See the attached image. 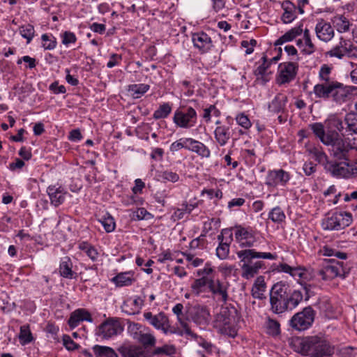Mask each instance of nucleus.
<instances>
[{
    "label": "nucleus",
    "mask_w": 357,
    "mask_h": 357,
    "mask_svg": "<svg viewBox=\"0 0 357 357\" xmlns=\"http://www.w3.org/2000/svg\"><path fill=\"white\" fill-rule=\"evenodd\" d=\"M84 321L92 322L93 319L89 311L81 308L71 313L68 324L71 328H74L77 327L81 321Z\"/></svg>",
    "instance_id": "nucleus-21"
},
{
    "label": "nucleus",
    "mask_w": 357,
    "mask_h": 357,
    "mask_svg": "<svg viewBox=\"0 0 357 357\" xmlns=\"http://www.w3.org/2000/svg\"><path fill=\"white\" fill-rule=\"evenodd\" d=\"M296 17L295 12H284L281 20L284 24H289L293 22Z\"/></svg>",
    "instance_id": "nucleus-62"
},
{
    "label": "nucleus",
    "mask_w": 357,
    "mask_h": 357,
    "mask_svg": "<svg viewBox=\"0 0 357 357\" xmlns=\"http://www.w3.org/2000/svg\"><path fill=\"white\" fill-rule=\"evenodd\" d=\"M183 309V306L181 303L176 304L172 309L173 312L177 315L178 319L181 323V326L184 328L185 333L188 335H192V332L188 326V323L181 320V315L182 314V311Z\"/></svg>",
    "instance_id": "nucleus-43"
},
{
    "label": "nucleus",
    "mask_w": 357,
    "mask_h": 357,
    "mask_svg": "<svg viewBox=\"0 0 357 357\" xmlns=\"http://www.w3.org/2000/svg\"><path fill=\"white\" fill-rule=\"evenodd\" d=\"M176 349L174 346L165 345L161 347H158L155 350V354H166L171 355L175 353Z\"/></svg>",
    "instance_id": "nucleus-56"
},
{
    "label": "nucleus",
    "mask_w": 357,
    "mask_h": 357,
    "mask_svg": "<svg viewBox=\"0 0 357 357\" xmlns=\"http://www.w3.org/2000/svg\"><path fill=\"white\" fill-rule=\"evenodd\" d=\"M332 68L326 64L321 66L319 73V77L323 83H331V82H338L336 80L331 78L330 75L331 73Z\"/></svg>",
    "instance_id": "nucleus-37"
},
{
    "label": "nucleus",
    "mask_w": 357,
    "mask_h": 357,
    "mask_svg": "<svg viewBox=\"0 0 357 357\" xmlns=\"http://www.w3.org/2000/svg\"><path fill=\"white\" fill-rule=\"evenodd\" d=\"M291 178L289 172L280 169L270 171L266 177V185L276 186L280 185L285 186Z\"/></svg>",
    "instance_id": "nucleus-16"
},
{
    "label": "nucleus",
    "mask_w": 357,
    "mask_h": 357,
    "mask_svg": "<svg viewBox=\"0 0 357 357\" xmlns=\"http://www.w3.org/2000/svg\"><path fill=\"white\" fill-rule=\"evenodd\" d=\"M236 120L238 125L244 128L245 129H248L251 126V122L248 117L244 114H238Z\"/></svg>",
    "instance_id": "nucleus-55"
},
{
    "label": "nucleus",
    "mask_w": 357,
    "mask_h": 357,
    "mask_svg": "<svg viewBox=\"0 0 357 357\" xmlns=\"http://www.w3.org/2000/svg\"><path fill=\"white\" fill-rule=\"evenodd\" d=\"M344 123L347 125V132L357 135V113L353 112L347 113L344 117Z\"/></svg>",
    "instance_id": "nucleus-31"
},
{
    "label": "nucleus",
    "mask_w": 357,
    "mask_h": 357,
    "mask_svg": "<svg viewBox=\"0 0 357 357\" xmlns=\"http://www.w3.org/2000/svg\"><path fill=\"white\" fill-rule=\"evenodd\" d=\"M147 215L149 216L151 214L144 208H139L137 211L133 212L132 219L141 220L146 219Z\"/></svg>",
    "instance_id": "nucleus-57"
},
{
    "label": "nucleus",
    "mask_w": 357,
    "mask_h": 357,
    "mask_svg": "<svg viewBox=\"0 0 357 357\" xmlns=\"http://www.w3.org/2000/svg\"><path fill=\"white\" fill-rule=\"evenodd\" d=\"M265 290L266 283L264 278L263 276L257 277L252 288V296L255 298L262 300L265 298L264 295Z\"/></svg>",
    "instance_id": "nucleus-28"
},
{
    "label": "nucleus",
    "mask_w": 357,
    "mask_h": 357,
    "mask_svg": "<svg viewBox=\"0 0 357 357\" xmlns=\"http://www.w3.org/2000/svg\"><path fill=\"white\" fill-rule=\"evenodd\" d=\"M185 149L194 151L199 154L200 146L199 142L191 138L185 139Z\"/></svg>",
    "instance_id": "nucleus-52"
},
{
    "label": "nucleus",
    "mask_w": 357,
    "mask_h": 357,
    "mask_svg": "<svg viewBox=\"0 0 357 357\" xmlns=\"http://www.w3.org/2000/svg\"><path fill=\"white\" fill-rule=\"evenodd\" d=\"M331 142H326L325 145L331 146V154L337 160H353L351 146L348 139L340 136L337 132H335L331 138Z\"/></svg>",
    "instance_id": "nucleus-6"
},
{
    "label": "nucleus",
    "mask_w": 357,
    "mask_h": 357,
    "mask_svg": "<svg viewBox=\"0 0 357 357\" xmlns=\"http://www.w3.org/2000/svg\"><path fill=\"white\" fill-rule=\"evenodd\" d=\"M203 227H202V236L208 234V236H212L215 234L220 226V220L219 218H207V220H204L203 222Z\"/></svg>",
    "instance_id": "nucleus-26"
},
{
    "label": "nucleus",
    "mask_w": 357,
    "mask_h": 357,
    "mask_svg": "<svg viewBox=\"0 0 357 357\" xmlns=\"http://www.w3.org/2000/svg\"><path fill=\"white\" fill-rule=\"evenodd\" d=\"M267 333L273 336H276L280 333V325L279 322L273 319L268 317L266 321Z\"/></svg>",
    "instance_id": "nucleus-41"
},
{
    "label": "nucleus",
    "mask_w": 357,
    "mask_h": 357,
    "mask_svg": "<svg viewBox=\"0 0 357 357\" xmlns=\"http://www.w3.org/2000/svg\"><path fill=\"white\" fill-rule=\"evenodd\" d=\"M212 46L211 38L202 31V53L208 51Z\"/></svg>",
    "instance_id": "nucleus-60"
},
{
    "label": "nucleus",
    "mask_w": 357,
    "mask_h": 357,
    "mask_svg": "<svg viewBox=\"0 0 357 357\" xmlns=\"http://www.w3.org/2000/svg\"><path fill=\"white\" fill-rule=\"evenodd\" d=\"M116 287L130 286L135 281L132 272H123L117 274L112 279Z\"/></svg>",
    "instance_id": "nucleus-27"
},
{
    "label": "nucleus",
    "mask_w": 357,
    "mask_h": 357,
    "mask_svg": "<svg viewBox=\"0 0 357 357\" xmlns=\"http://www.w3.org/2000/svg\"><path fill=\"white\" fill-rule=\"evenodd\" d=\"M227 311H224L217 314L214 327L220 328L222 333H225L230 337H234L236 334V330L234 327L229 326V318L226 316Z\"/></svg>",
    "instance_id": "nucleus-18"
},
{
    "label": "nucleus",
    "mask_w": 357,
    "mask_h": 357,
    "mask_svg": "<svg viewBox=\"0 0 357 357\" xmlns=\"http://www.w3.org/2000/svg\"><path fill=\"white\" fill-rule=\"evenodd\" d=\"M335 23L337 30L340 33L346 32L349 29V22L343 15L335 17Z\"/></svg>",
    "instance_id": "nucleus-46"
},
{
    "label": "nucleus",
    "mask_w": 357,
    "mask_h": 357,
    "mask_svg": "<svg viewBox=\"0 0 357 357\" xmlns=\"http://www.w3.org/2000/svg\"><path fill=\"white\" fill-rule=\"evenodd\" d=\"M19 338L22 344H26L32 341L33 337L29 326L24 325L20 327Z\"/></svg>",
    "instance_id": "nucleus-44"
},
{
    "label": "nucleus",
    "mask_w": 357,
    "mask_h": 357,
    "mask_svg": "<svg viewBox=\"0 0 357 357\" xmlns=\"http://www.w3.org/2000/svg\"><path fill=\"white\" fill-rule=\"evenodd\" d=\"M317 38L324 42L330 41L334 36V30L330 23L321 20L315 26Z\"/></svg>",
    "instance_id": "nucleus-20"
},
{
    "label": "nucleus",
    "mask_w": 357,
    "mask_h": 357,
    "mask_svg": "<svg viewBox=\"0 0 357 357\" xmlns=\"http://www.w3.org/2000/svg\"><path fill=\"white\" fill-rule=\"evenodd\" d=\"M268 218L274 222H280L285 218V215L282 210L277 206L269 213Z\"/></svg>",
    "instance_id": "nucleus-48"
},
{
    "label": "nucleus",
    "mask_w": 357,
    "mask_h": 357,
    "mask_svg": "<svg viewBox=\"0 0 357 357\" xmlns=\"http://www.w3.org/2000/svg\"><path fill=\"white\" fill-rule=\"evenodd\" d=\"M303 299V294L300 290L292 289L284 282H277L270 291L271 310L277 314L291 311Z\"/></svg>",
    "instance_id": "nucleus-1"
},
{
    "label": "nucleus",
    "mask_w": 357,
    "mask_h": 357,
    "mask_svg": "<svg viewBox=\"0 0 357 357\" xmlns=\"http://www.w3.org/2000/svg\"><path fill=\"white\" fill-rule=\"evenodd\" d=\"M123 330L119 321L114 319H109L103 322L99 327V332L104 338H109L121 333Z\"/></svg>",
    "instance_id": "nucleus-15"
},
{
    "label": "nucleus",
    "mask_w": 357,
    "mask_h": 357,
    "mask_svg": "<svg viewBox=\"0 0 357 357\" xmlns=\"http://www.w3.org/2000/svg\"><path fill=\"white\" fill-rule=\"evenodd\" d=\"M315 312L312 307H305L301 312L295 314L290 319V326L297 331L307 329L312 324Z\"/></svg>",
    "instance_id": "nucleus-8"
},
{
    "label": "nucleus",
    "mask_w": 357,
    "mask_h": 357,
    "mask_svg": "<svg viewBox=\"0 0 357 357\" xmlns=\"http://www.w3.org/2000/svg\"><path fill=\"white\" fill-rule=\"evenodd\" d=\"M230 241L225 243H219L218 247L216 248V255L220 259H225L228 257L229 252Z\"/></svg>",
    "instance_id": "nucleus-47"
},
{
    "label": "nucleus",
    "mask_w": 357,
    "mask_h": 357,
    "mask_svg": "<svg viewBox=\"0 0 357 357\" xmlns=\"http://www.w3.org/2000/svg\"><path fill=\"white\" fill-rule=\"evenodd\" d=\"M188 209V206L182 205L181 208H178L172 215V218L174 221L178 220L183 218L185 213H188L187 210Z\"/></svg>",
    "instance_id": "nucleus-58"
},
{
    "label": "nucleus",
    "mask_w": 357,
    "mask_h": 357,
    "mask_svg": "<svg viewBox=\"0 0 357 357\" xmlns=\"http://www.w3.org/2000/svg\"><path fill=\"white\" fill-rule=\"evenodd\" d=\"M63 344L68 351H73L79 348V344L75 343L68 335H63Z\"/></svg>",
    "instance_id": "nucleus-53"
},
{
    "label": "nucleus",
    "mask_w": 357,
    "mask_h": 357,
    "mask_svg": "<svg viewBox=\"0 0 357 357\" xmlns=\"http://www.w3.org/2000/svg\"><path fill=\"white\" fill-rule=\"evenodd\" d=\"M288 97L284 93H279L268 103V109L273 114H284L287 112V103Z\"/></svg>",
    "instance_id": "nucleus-19"
},
{
    "label": "nucleus",
    "mask_w": 357,
    "mask_h": 357,
    "mask_svg": "<svg viewBox=\"0 0 357 357\" xmlns=\"http://www.w3.org/2000/svg\"><path fill=\"white\" fill-rule=\"evenodd\" d=\"M47 192L50 197L51 204L54 206H59L63 204L66 199V196L68 193L62 187L56 188L55 185H50L47 189Z\"/></svg>",
    "instance_id": "nucleus-22"
},
{
    "label": "nucleus",
    "mask_w": 357,
    "mask_h": 357,
    "mask_svg": "<svg viewBox=\"0 0 357 357\" xmlns=\"http://www.w3.org/2000/svg\"><path fill=\"white\" fill-rule=\"evenodd\" d=\"M312 130L314 133V135L321 140V142L326 144V142H331V138H333V135L335 133V130H328L326 132L324 130V127L321 123H314L313 124L310 125Z\"/></svg>",
    "instance_id": "nucleus-23"
},
{
    "label": "nucleus",
    "mask_w": 357,
    "mask_h": 357,
    "mask_svg": "<svg viewBox=\"0 0 357 357\" xmlns=\"http://www.w3.org/2000/svg\"><path fill=\"white\" fill-rule=\"evenodd\" d=\"M273 271L288 273L294 278H298L301 280L300 284L305 291V300L309 299L310 285L307 284L305 282L312 280L314 277V275L309 270L301 266H291L286 263H280L273 265Z\"/></svg>",
    "instance_id": "nucleus-5"
},
{
    "label": "nucleus",
    "mask_w": 357,
    "mask_h": 357,
    "mask_svg": "<svg viewBox=\"0 0 357 357\" xmlns=\"http://www.w3.org/2000/svg\"><path fill=\"white\" fill-rule=\"evenodd\" d=\"M298 65L296 62H284L278 66L277 83L279 85L289 83L296 76Z\"/></svg>",
    "instance_id": "nucleus-12"
},
{
    "label": "nucleus",
    "mask_w": 357,
    "mask_h": 357,
    "mask_svg": "<svg viewBox=\"0 0 357 357\" xmlns=\"http://www.w3.org/2000/svg\"><path fill=\"white\" fill-rule=\"evenodd\" d=\"M345 273L344 262L335 259H331L330 264H326L318 271V275L324 280H332L337 276L344 275Z\"/></svg>",
    "instance_id": "nucleus-11"
},
{
    "label": "nucleus",
    "mask_w": 357,
    "mask_h": 357,
    "mask_svg": "<svg viewBox=\"0 0 357 357\" xmlns=\"http://www.w3.org/2000/svg\"><path fill=\"white\" fill-rule=\"evenodd\" d=\"M202 287H208L213 294L221 296L222 301H227L228 298L227 289L218 280H215L211 277L210 278L202 277Z\"/></svg>",
    "instance_id": "nucleus-17"
},
{
    "label": "nucleus",
    "mask_w": 357,
    "mask_h": 357,
    "mask_svg": "<svg viewBox=\"0 0 357 357\" xmlns=\"http://www.w3.org/2000/svg\"><path fill=\"white\" fill-rule=\"evenodd\" d=\"M327 54L331 57L338 59H342L344 56L357 58V47L350 40H345L342 37L339 44L328 51Z\"/></svg>",
    "instance_id": "nucleus-10"
},
{
    "label": "nucleus",
    "mask_w": 357,
    "mask_h": 357,
    "mask_svg": "<svg viewBox=\"0 0 357 357\" xmlns=\"http://www.w3.org/2000/svg\"><path fill=\"white\" fill-rule=\"evenodd\" d=\"M261 59L263 60V63L259 65L254 71L255 75L257 77L261 76V77L264 80L265 82L267 81V79H265L264 77L267 74V70L269 68V63H268L267 58L266 56H264Z\"/></svg>",
    "instance_id": "nucleus-45"
},
{
    "label": "nucleus",
    "mask_w": 357,
    "mask_h": 357,
    "mask_svg": "<svg viewBox=\"0 0 357 357\" xmlns=\"http://www.w3.org/2000/svg\"><path fill=\"white\" fill-rule=\"evenodd\" d=\"M62 43L68 46L70 43H75L77 38L74 33L70 31H65L61 34Z\"/></svg>",
    "instance_id": "nucleus-54"
},
{
    "label": "nucleus",
    "mask_w": 357,
    "mask_h": 357,
    "mask_svg": "<svg viewBox=\"0 0 357 357\" xmlns=\"http://www.w3.org/2000/svg\"><path fill=\"white\" fill-rule=\"evenodd\" d=\"M238 257L241 259L240 266L242 270L241 276L249 280L256 275L259 269L264 266L261 261L252 262L254 259H266L274 260L277 259L276 254L271 252H257L254 249H245L236 252Z\"/></svg>",
    "instance_id": "nucleus-3"
},
{
    "label": "nucleus",
    "mask_w": 357,
    "mask_h": 357,
    "mask_svg": "<svg viewBox=\"0 0 357 357\" xmlns=\"http://www.w3.org/2000/svg\"><path fill=\"white\" fill-rule=\"evenodd\" d=\"M133 337L144 347H151L155 343V337L149 333H135Z\"/></svg>",
    "instance_id": "nucleus-33"
},
{
    "label": "nucleus",
    "mask_w": 357,
    "mask_h": 357,
    "mask_svg": "<svg viewBox=\"0 0 357 357\" xmlns=\"http://www.w3.org/2000/svg\"><path fill=\"white\" fill-rule=\"evenodd\" d=\"M150 86L145 84H132L129 86L128 91L134 98L142 97L149 89Z\"/></svg>",
    "instance_id": "nucleus-34"
},
{
    "label": "nucleus",
    "mask_w": 357,
    "mask_h": 357,
    "mask_svg": "<svg viewBox=\"0 0 357 357\" xmlns=\"http://www.w3.org/2000/svg\"><path fill=\"white\" fill-rule=\"evenodd\" d=\"M73 264L70 259L65 257L61 259L59 266V272L62 277L71 279L76 273L73 271Z\"/></svg>",
    "instance_id": "nucleus-29"
},
{
    "label": "nucleus",
    "mask_w": 357,
    "mask_h": 357,
    "mask_svg": "<svg viewBox=\"0 0 357 357\" xmlns=\"http://www.w3.org/2000/svg\"><path fill=\"white\" fill-rule=\"evenodd\" d=\"M314 93L316 97L328 100H333L337 103L347 102V91L344 84L340 82L319 83L314 86Z\"/></svg>",
    "instance_id": "nucleus-4"
},
{
    "label": "nucleus",
    "mask_w": 357,
    "mask_h": 357,
    "mask_svg": "<svg viewBox=\"0 0 357 357\" xmlns=\"http://www.w3.org/2000/svg\"><path fill=\"white\" fill-rule=\"evenodd\" d=\"M100 222L107 232H112L114 230L116 225L114 218L111 215L103 216Z\"/></svg>",
    "instance_id": "nucleus-49"
},
{
    "label": "nucleus",
    "mask_w": 357,
    "mask_h": 357,
    "mask_svg": "<svg viewBox=\"0 0 357 357\" xmlns=\"http://www.w3.org/2000/svg\"><path fill=\"white\" fill-rule=\"evenodd\" d=\"M353 160L342 162H330L326 165V169L335 177L349 178L351 175H357V167H353Z\"/></svg>",
    "instance_id": "nucleus-9"
},
{
    "label": "nucleus",
    "mask_w": 357,
    "mask_h": 357,
    "mask_svg": "<svg viewBox=\"0 0 357 357\" xmlns=\"http://www.w3.org/2000/svg\"><path fill=\"white\" fill-rule=\"evenodd\" d=\"M79 248L84 251L86 255L93 261H96L98 253L96 249L86 242H82L79 245Z\"/></svg>",
    "instance_id": "nucleus-40"
},
{
    "label": "nucleus",
    "mask_w": 357,
    "mask_h": 357,
    "mask_svg": "<svg viewBox=\"0 0 357 357\" xmlns=\"http://www.w3.org/2000/svg\"><path fill=\"white\" fill-rule=\"evenodd\" d=\"M303 33V24L301 23L298 26L294 27L280 37L275 42V45L278 46L284 43L292 41L298 36Z\"/></svg>",
    "instance_id": "nucleus-24"
},
{
    "label": "nucleus",
    "mask_w": 357,
    "mask_h": 357,
    "mask_svg": "<svg viewBox=\"0 0 357 357\" xmlns=\"http://www.w3.org/2000/svg\"><path fill=\"white\" fill-rule=\"evenodd\" d=\"M156 176L158 180L160 181H167L174 183L179 179V176L176 173L167 170L158 172Z\"/></svg>",
    "instance_id": "nucleus-36"
},
{
    "label": "nucleus",
    "mask_w": 357,
    "mask_h": 357,
    "mask_svg": "<svg viewBox=\"0 0 357 357\" xmlns=\"http://www.w3.org/2000/svg\"><path fill=\"white\" fill-rule=\"evenodd\" d=\"M196 121V112L192 107L176 110L174 116V123L182 128L191 127Z\"/></svg>",
    "instance_id": "nucleus-14"
},
{
    "label": "nucleus",
    "mask_w": 357,
    "mask_h": 357,
    "mask_svg": "<svg viewBox=\"0 0 357 357\" xmlns=\"http://www.w3.org/2000/svg\"><path fill=\"white\" fill-rule=\"evenodd\" d=\"M93 349L96 357H118L115 351L109 347L95 345Z\"/></svg>",
    "instance_id": "nucleus-32"
},
{
    "label": "nucleus",
    "mask_w": 357,
    "mask_h": 357,
    "mask_svg": "<svg viewBox=\"0 0 357 357\" xmlns=\"http://www.w3.org/2000/svg\"><path fill=\"white\" fill-rule=\"evenodd\" d=\"M352 222L351 213L334 212L323 219L321 226L324 230L339 231L349 227Z\"/></svg>",
    "instance_id": "nucleus-7"
},
{
    "label": "nucleus",
    "mask_w": 357,
    "mask_h": 357,
    "mask_svg": "<svg viewBox=\"0 0 357 357\" xmlns=\"http://www.w3.org/2000/svg\"><path fill=\"white\" fill-rule=\"evenodd\" d=\"M328 124L331 128H336L339 132H342L344 129L343 122L338 118H332L329 119Z\"/></svg>",
    "instance_id": "nucleus-59"
},
{
    "label": "nucleus",
    "mask_w": 357,
    "mask_h": 357,
    "mask_svg": "<svg viewBox=\"0 0 357 357\" xmlns=\"http://www.w3.org/2000/svg\"><path fill=\"white\" fill-rule=\"evenodd\" d=\"M123 357H145L144 350L137 346H121L118 349Z\"/></svg>",
    "instance_id": "nucleus-25"
},
{
    "label": "nucleus",
    "mask_w": 357,
    "mask_h": 357,
    "mask_svg": "<svg viewBox=\"0 0 357 357\" xmlns=\"http://www.w3.org/2000/svg\"><path fill=\"white\" fill-rule=\"evenodd\" d=\"M305 46L303 50V52L306 54H311L315 52L316 47L315 45L312 43L311 39L305 40Z\"/></svg>",
    "instance_id": "nucleus-63"
},
{
    "label": "nucleus",
    "mask_w": 357,
    "mask_h": 357,
    "mask_svg": "<svg viewBox=\"0 0 357 357\" xmlns=\"http://www.w3.org/2000/svg\"><path fill=\"white\" fill-rule=\"evenodd\" d=\"M50 90L52 91L54 93H66V87L63 85H59L57 82H54L50 86Z\"/></svg>",
    "instance_id": "nucleus-61"
},
{
    "label": "nucleus",
    "mask_w": 357,
    "mask_h": 357,
    "mask_svg": "<svg viewBox=\"0 0 357 357\" xmlns=\"http://www.w3.org/2000/svg\"><path fill=\"white\" fill-rule=\"evenodd\" d=\"M220 115V112L214 105H211L208 108L204 109L202 118L208 122L211 121V116L217 118Z\"/></svg>",
    "instance_id": "nucleus-51"
},
{
    "label": "nucleus",
    "mask_w": 357,
    "mask_h": 357,
    "mask_svg": "<svg viewBox=\"0 0 357 357\" xmlns=\"http://www.w3.org/2000/svg\"><path fill=\"white\" fill-rule=\"evenodd\" d=\"M231 137L228 126L217 127L215 130V137L220 146L225 145Z\"/></svg>",
    "instance_id": "nucleus-30"
},
{
    "label": "nucleus",
    "mask_w": 357,
    "mask_h": 357,
    "mask_svg": "<svg viewBox=\"0 0 357 357\" xmlns=\"http://www.w3.org/2000/svg\"><path fill=\"white\" fill-rule=\"evenodd\" d=\"M291 344L294 349L310 357H332L334 347L325 339L318 336L295 337Z\"/></svg>",
    "instance_id": "nucleus-2"
},
{
    "label": "nucleus",
    "mask_w": 357,
    "mask_h": 357,
    "mask_svg": "<svg viewBox=\"0 0 357 357\" xmlns=\"http://www.w3.org/2000/svg\"><path fill=\"white\" fill-rule=\"evenodd\" d=\"M144 317L150 324L155 328L162 331L164 333H174L173 330L170 329L168 317L164 312L153 315L151 312H147L144 314Z\"/></svg>",
    "instance_id": "nucleus-13"
},
{
    "label": "nucleus",
    "mask_w": 357,
    "mask_h": 357,
    "mask_svg": "<svg viewBox=\"0 0 357 357\" xmlns=\"http://www.w3.org/2000/svg\"><path fill=\"white\" fill-rule=\"evenodd\" d=\"M187 314L189 319H191L195 324L201 323V312L199 307L197 305H190L188 307Z\"/></svg>",
    "instance_id": "nucleus-39"
},
{
    "label": "nucleus",
    "mask_w": 357,
    "mask_h": 357,
    "mask_svg": "<svg viewBox=\"0 0 357 357\" xmlns=\"http://www.w3.org/2000/svg\"><path fill=\"white\" fill-rule=\"evenodd\" d=\"M171 111V105L169 103H164L154 112L153 116L155 119H165L170 114Z\"/></svg>",
    "instance_id": "nucleus-42"
},
{
    "label": "nucleus",
    "mask_w": 357,
    "mask_h": 357,
    "mask_svg": "<svg viewBox=\"0 0 357 357\" xmlns=\"http://www.w3.org/2000/svg\"><path fill=\"white\" fill-rule=\"evenodd\" d=\"M252 237V234L246 229L239 226L236 227L235 231V238L237 241L241 242L243 240H247Z\"/></svg>",
    "instance_id": "nucleus-50"
},
{
    "label": "nucleus",
    "mask_w": 357,
    "mask_h": 357,
    "mask_svg": "<svg viewBox=\"0 0 357 357\" xmlns=\"http://www.w3.org/2000/svg\"><path fill=\"white\" fill-rule=\"evenodd\" d=\"M41 40L43 41L42 47L45 50H54L56 46V39L52 34H43L41 36Z\"/></svg>",
    "instance_id": "nucleus-38"
},
{
    "label": "nucleus",
    "mask_w": 357,
    "mask_h": 357,
    "mask_svg": "<svg viewBox=\"0 0 357 357\" xmlns=\"http://www.w3.org/2000/svg\"><path fill=\"white\" fill-rule=\"evenodd\" d=\"M19 29L22 37L26 39V43H30L34 37L35 29L33 26L30 24H26L20 26Z\"/></svg>",
    "instance_id": "nucleus-35"
},
{
    "label": "nucleus",
    "mask_w": 357,
    "mask_h": 357,
    "mask_svg": "<svg viewBox=\"0 0 357 357\" xmlns=\"http://www.w3.org/2000/svg\"><path fill=\"white\" fill-rule=\"evenodd\" d=\"M314 156H315V159L319 162V163H323L324 164L325 162L326 163V165H328V162H330L331 161H328V156L326 155V154L323 152V151H316L314 152Z\"/></svg>",
    "instance_id": "nucleus-64"
}]
</instances>
